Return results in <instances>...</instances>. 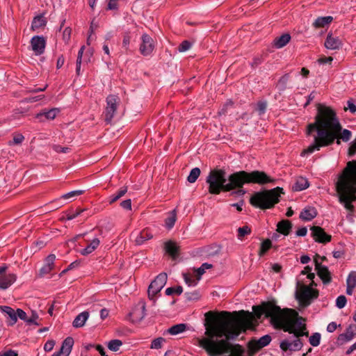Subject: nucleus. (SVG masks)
Segmentation results:
<instances>
[{"instance_id":"473e14b6","label":"nucleus","mask_w":356,"mask_h":356,"mask_svg":"<svg viewBox=\"0 0 356 356\" xmlns=\"http://www.w3.org/2000/svg\"><path fill=\"white\" fill-rule=\"evenodd\" d=\"M128 187L126 186H124L121 187L116 193L113 194V195L109 197V204H112L116 201H118L119 199H120L122 197H123L127 192Z\"/></svg>"},{"instance_id":"f257e3e1","label":"nucleus","mask_w":356,"mask_h":356,"mask_svg":"<svg viewBox=\"0 0 356 356\" xmlns=\"http://www.w3.org/2000/svg\"><path fill=\"white\" fill-rule=\"evenodd\" d=\"M252 311L257 319H260L264 314L265 318H270V323L275 328L294 334L296 339L293 341L283 340L280 343V347L283 351L296 352L301 350L303 343L300 337H308L309 332L307 330L305 318L300 316L296 310L282 309L273 302L267 301L259 305L253 306Z\"/></svg>"},{"instance_id":"c03bdc74","label":"nucleus","mask_w":356,"mask_h":356,"mask_svg":"<svg viewBox=\"0 0 356 356\" xmlns=\"http://www.w3.org/2000/svg\"><path fill=\"white\" fill-rule=\"evenodd\" d=\"M251 233V229L250 227L245 225L238 229V238L239 239L242 238L245 235L250 234Z\"/></svg>"},{"instance_id":"f8f14e48","label":"nucleus","mask_w":356,"mask_h":356,"mask_svg":"<svg viewBox=\"0 0 356 356\" xmlns=\"http://www.w3.org/2000/svg\"><path fill=\"white\" fill-rule=\"evenodd\" d=\"M129 316L134 323L140 322L145 316V302L140 301L129 314Z\"/></svg>"},{"instance_id":"a878e982","label":"nucleus","mask_w":356,"mask_h":356,"mask_svg":"<svg viewBox=\"0 0 356 356\" xmlns=\"http://www.w3.org/2000/svg\"><path fill=\"white\" fill-rule=\"evenodd\" d=\"M153 235L152 233L147 229H143L140 232V234L136 237L135 243L136 245H141L145 241L152 238Z\"/></svg>"},{"instance_id":"c9c22d12","label":"nucleus","mask_w":356,"mask_h":356,"mask_svg":"<svg viewBox=\"0 0 356 356\" xmlns=\"http://www.w3.org/2000/svg\"><path fill=\"white\" fill-rule=\"evenodd\" d=\"M271 247H272V242H271V241L269 238H267V239L264 240L261 243V247H260V249H259V255L260 257H262L263 255H264L267 252V251L268 250L270 249Z\"/></svg>"},{"instance_id":"e433bc0d","label":"nucleus","mask_w":356,"mask_h":356,"mask_svg":"<svg viewBox=\"0 0 356 356\" xmlns=\"http://www.w3.org/2000/svg\"><path fill=\"white\" fill-rule=\"evenodd\" d=\"M201 171L199 168H193L189 175L187 177V180L190 183H194L196 181L199 176L200 175Z\"/></svg>"},{"instance_id":"aec40b11","label":"nucleus","mask_w":356,"mask_h":356,"mask_svg":"<svg viewBox=\"0 0 356 356\" xmlns=\"http://www.w3.org/2000/svg\"><path fill=\"white\" fill-rule=\"evenodd\" d=\"M73 345V338L68 337L63 341L60 350L56 353L59 354L60 356H68L72 351Z\"/></svg>"},{"instance_id":"69168bd1","label":"nucleus","mask_w":356,"mask_h":356,"mask_svg":"<svg viewBox=\"0 0 356 356\" xmlns=\"http://www.w3.org/2000/svg\"><path fill=\"white\" fill-rule=\"evenodd\" d=\"M332 60H333V58L332 56H328V57L324 56V57L320 58L318 60V62L320 64H325V63H331Z\"/></svg>"},{"instance_id":"a18cd8bd","label":"nucleus","mask_w":356,"mask_h":356,"mask_svg":"<svg viewBox=\"0 0 356 356\" xmlns=\"http://www.w3.org/2000/svg\"><path fill=\"white\" fill-rule=\"evenodd\" d=\"M346 284L351 286H356V271H351L347 278Z\"/></svg>"},{"instance_id":"393cba45","label":"nucleus","mask_w":356,"mask_h":356,"mask_svg":"<svg viewBox=\"0 0 356 356\" xmlns=\"http://www.w3.org/2000/svg\"><path fill=\"white\" fill-rule=\"evenodd\" d=\"M291 35L289 33H284L280 37H277L273 42V45L277 49H280L286 46L291 40Z\"/></svg>"},{"instance_id":"cd10ccee","label":"nucleus","mask_w":356,"mask_h":356,"mask_svg":"<svg viewBox=\"0 0 356 356\" xmlns=\"http://www.w3.org/2000/svg\"><path fill=\"white\" fill-rule=\"evenodd\" d=\"M58 112L59 111L58 109L52 108L48 111L38 113L35 115V118L41 122L43 121V118H44L47 120H54L58 113Z\"/></svg>"},{"instance_id":"bf43d9fd","label":"nucleus","mask_w":356,"mask_h":356,"mask_svg":"<svg viewBox=\"0 0 356 356\" xmlns=\"http://www.w3.org/2000/svg\"><path fill=\"white\" fill-rule=\"evenodd\" d=\"M54 345L55 341L54 340H49L45 343L44 350L47 352H49L54 348Z\"/></svg>"},{"instance_id":"5701e85b","label":"nucleus","mask_w":356,"mask_h":356,"mask_svg":"<svg viewBox=\"0 0 356 356\" xmlns=\"http://www.w3.org/2000/svg\"><path fill=\"white\" fill-rule=\"evenodd\" d=\"M317 216L316 209L314 207H309L305 208L300 214V218L305 221H309Z\"/></svg>"},{"instance_id":"a211bd4d","label":"nucleus","mask_w":356,"mask_h":356,"mask_svg":"<svg viewBox=\"0 0 356 356\" xmlns=\"http://www.w3.org/2000/svg\"><path fill=\"white\" fill-rule=\"evenodd\" d=\"M0 311L5 314L8 325L13 326L17 323V309L9 306H0Z\"/></svg>"},{"instance_id":"de8ad7c7","label":"nucleus","mask_w":356,"mask_h":356,"mask_svg":"<svg viewBox=\"0 0 356 356\" xmlns=\"http://www.w3.org/2000/svg\"><path fill=\"white\" fill-rule=\"evenodd\" d=\"M85 209L77 208L76 211H71L67 214V220H70L79 216Z\"/></svg>"},{"instance_id":"49530a36","label":"nucleus","mask_w":356,"mask_h":356,"mask_svg":"<svg viewBox=\"0 0 356 356\" xmlns=\"http://www.w3.org/2000/svg\"><path fill=\"white\" fill-rule=\"evenodd\" d=\"M164 341L165 339H163V337L156 338L152 341L150 348L154 349L161 348L162 346V343Z\"/></svg>"},{"instance_id":"f704fd0d","label":"nucleus","mask_w":356,"mask_h":356,"mask_svg":"<svg viewBox=\"0 0 356 356\" xmlns=\"http://www.w3.org/2000/svg\"><path fill=\"white\" fill-rule=\"evenodd\" d=\"M186 329V325L184 323H179L175 325L168 330V332L172 335H176L184 332Z\"/></svg>"},{"instance_id":"37998d69","label":"nucleus","mask_w":356,"mask_h":356,"mask_svg":"<svg viewBox=\"0 0 356 356\" xmlns=\"http://www.w3.org/2000/svg\"><path fill=\"white\" fill-rule=\"evenodd\" d=\"M183 292V289L181 286L177 287H169L165 290V294L167 296H172L173 294L180 295Z\"/></svg>"},{"instance_id":"20e7f679","label":"nucleus","mask_w":356,"mask_h":356,"mask_svg":"<svg viewBox=\"0 0 356 356\" xmlns=\"http://www.w3.org/2000/svg\"><path fill=\"white\" fill-rule=\"evenodd\" d=\"M227 180L229 182L227 184L225 189L227 192L237 189L234 192L238 195H243L246 191L243 189L245 184H257L259 185H264L268 183H275V179L270 177L265 172L259 170H254L252 172H247L241 170L231 174Z\"/></svg>"},{"instance_id":"f03ea898","label":"nucleus","mask_w":356,"mask_h":356,"mask_svg":"<svg viewBox=\"0 0 356 356\" xmlns=\"http://www.w3.org/2000/svg\"><path fill=\"white\" fill-rule=\"evenodd\" d=\"M314 131L317 132V136H314V143L302 152L301 156L312 154L322 147L330 146L336 139L338 145L341 143L340 140L347 142L352 136L350 131L342 129L335 111L321 104L317 106L315 122L307 126V134Z\"/></svg>"},{"instance_id":"8fccbe9b","label":"nucleus","mask_w":356,"mask_h":356,"mask_svg":"<svg viewBox=\"0 0 356 356\" xmlns=\"http://www.w3.org/2000/svg\"><path fill=\"white\" fill-rule=\"evenodd\" d=\"M347 300L345 296H339L336 300V305L338 308L342 309L345 307Z\"/></svg>"},{"instance_id":"4c0bfd02","label":"nucleus","mask_w":356,"mask_h":356,"mask_svg":"<svg viewBox=\"0 0 356 356\" xmlns=\"http://www.w3.org/2000/svg\"><path fill=\"white\" fill-rule=\"evenodd\" d=\"M39 319L40 318L38 313L35 311L32 310L31 315L28 317L27 325H35L38 326L40 325V323L38 322Z\"/></svg>"},{"instance_id":"f3484780","label":"nucleus","mask_w":356,"mask_h":356,"mask_svg":"<svg viewBox=\"0 0 356 356\" xmlns=\"http://www.w3.org/2000/svg\"><path fill=\"white\" fill-rule=\"evenodd\" d=\"M31 45L35 55H41L44 51L46 40L43 36H33L31 40Z\"/></svg>"},{"instance_id":"09e8293b","label":"nucleus","mask_w":356,"mask_h":356,"mask_svg":"<svg viewBox=\"0 0 356 356\" xmlns=\"http://www.w3.org/2000/svg\"><path fill=\"white\" fill-rule=\"evenodd\" d=\"M83 193H84V191H82V190H77V191H71L70 193H67L64 194L63 195H62V198L63 199H65V200L66 199H70V198L74 197L75 196L81 195Z\"/></svg>"},{"instance_id":"4468645a","label":"nucleus","mask_w":356,"mask_h":356,"mask_svg":"<svg viewBox=\"0 0 356 356\" xmlns=\"http://www.w3.org/2000/svg\"><path fill=\"white\" fill-rule=\"evenodd\" d=\"M6 266L0 267V289H6L16 280V275L13 273L6 274Z\"/></svg>"},{"instance_id":"603ef678","label":"nucleus","mask_w":356,"mask_h":356,"mask_svg":"<svg viewBox=\"0 0 356 356\" xmlns=\"http://www.w3.org/2000/svg\"><path fill=\"white\" fill-rule=\"evenodd\" d=\"M17 318H19L20 320L24 321L27 324L28 316L26 313L22 309H17Z\"/></svg>"},{"instance_id":"4d7b16f0","label":"nucleus","mask_w":356,"mask_h":356,"mask_svg":"<svg viewBox=\"0 0 356 356\" xmlns=\"http://www.w3.org/2000/svg\"><path fill=\"white\" fill-rule=\"evenodd\" d=\"M233 106V102L232 101H227L222 106V108L219 111V115H225L227 113V110L228 107H231Z\"/></svg>"},{"instance_id":"c85d7f7f","label":"nucleus","mask_w":356,"mask_h":356,"mask_svg":"<svg viewBox=\"0 0 356 356\" xmlns=\"http://www.w3.org/2000/svg\"><path fill=\"white\" fill-rule=\"evenodd\" d=\"M89 317V313L88 312H83L79 314L74 320L72 325L74 327H83Z\"/></svg>"},{"instance_id":"39448f33","label":"nucleus","mask_w":356,"mask_h":356,"mask_svg":"<svg viewBox=\"0 0 356 356\" xmlns=\"http://www.w3.org/2000/svg\"><path fill=\"white\" fill-rule=\"evenodd\" d=\"M283 188L276 187L270 190H264L254 193L250 199L252 206L262 210L273 208L280 202Z\"/></svg>"},{"instance_id":"052dcab7","label":"nucleus","mask_w":356,"mask_h":356,"mask_svg":"<svg viewBox=\"0 0 356 356\" xmlns=\"http://www.w3.org/2000/svg\"><path fill=\"white\" fill-rule=\"evenodd\" d=\"M107 1H108V5H107L108 10L118 9V0H107Z\"/></svg>"},{"instance_id":"4be33fe9","label":"nucleus","mask_w":356,"mask_h":356,"mask_svg":"<svg viewBox=\"0 0 356 356\" xmlns=\"http://www.w3.org/2000/svg\"><path fill=\"white\" fill-rule=\"evenodd\" d=\"M291 229L292 223L289 220H282L277 225V231L284 236L289 235Z\"/></svg>"},{"instance_id":"864d4df0","label":"nucleus","mask_w":356,"mask_h":356,"mask_svg":"<svg viewBox=\"0 0 356 356\" xmlns=\"http://www.w3.org/2000/svg\"><path fill=\"white\" fill-rule=\"evenodd\" d=\"M266 107V102L261 101L257 103L256 110L258 111L259 115H262L265 113Z\"/></svg>"},{"instance_id":"6ab92c4d","label":"nucleus","mask_w":356,"mask_h":356,"mask_svg":"<svg viewBox=\"0 0 356 356\" xmlns=\"http://www.w3.org/2000/svg\"><path fill=\"white\" fill-rule=\"evenodd\" d=\"M56 260V255L51 254L47 257L44 261V265L40 270V276L43 277L49 274L54 268V261Z\"/></svg>"},{"instance_id":"b1692460","label":"nucleus","mask_w":356,"mask_h":356,"mask_svg":"<svg viewBox=\"0 0 356 356\" xmlns=\"http://www.w3.org/2000/svg\"><path fill=\"white\" fill-rule=\"evenodd\" d=\"M165 250L172 258L176 259L179 256V247L173 241H169L165 243Z\"/></svg>"},{"instance_id":"13d9d810","label":"nucleus","mask_w":356,"mask_h":356,"mask_svg":"<svg viewBox=\"0 0 356 356\" xmlns=\"http://www.w3.org/2000/svg\"><path fill=\"white\" fill-rule=\"evenodd\" d=\"M356 154V138L352 142L350 146L348 148L349 156H353Z\"/></svg>"},{"instance_id":"2f4dec72","label":"nucleus","mask_w":356,"mask_h":356,"mask_svg":"<svg viewBox=\"0 0 356 356\" xmlns=\"http://www.w3.org/2000/svg\"><path fill=\"white\" fill-rule=\"evenodd\" d=\"M47 24L45 18L42 15L35 17L32 21L31 29L35 31L44 26Z\"/></svg>"},{"instance_id":"0eeeda50","label":"nucleus","mask_w":356,"mask_h":356,"mask_svg":"<svg viewBox=\"0 0 356 356\" xmlns=\"http://www.w3.org/2000/svg\"><path fill=\"white\" fill-rule=\"evenodd\" d=\"M167 282V274L160 273L151 282L148 287L147 295L150 300L154 303L156 302L155 296L160 293L161 289L165 285Z\"/></svg>"},{"instance_id":"ea45409f","label":"nucleus","mask_w":356,"mask_h":356,"mask_svg":"<svg viewBox=\"0 0 356 356\" xmlns=\"http://www.w3.org/2000/svg\"><path fill=\"white\" fill-rule=\"evenodd\" d=\"M122 345V342L119 339H113L108 343V348L109 350L116 352L120 349V347Z\"/></svg>"},{"instance_id":"412c9836","label":"nucleus","mask_w":356,"mask_h":356,"mask_svg":"<svg viewBox=\"0 0 356 356\" xmlns=\"http://www.w3.org/2000/svg\"><path fill=\"white\" fill-rule=\"evenodd\" d=\"M342 45L341 40L338 37H333L332 34L329 33L325 41V47L328 49L336 50L339 49Z\"/></svg>"},{"instance_id":"72a5a7b5","label":"nucleus","mask_w":356,"mask_h":356,"mask_svg":"<svg viewBox=\"0 0 356 356\" xmlns=\"http://www.w3.org/2000/svg\"><path fill=\"white\" fill-rule=\"evenodd\" d=\"M176 220H177V213H176L175 210H173L169 213V216L165 220V227L168 229H172L173 227V226L175 225Z\"/></svg>"},{"instance_id":"7ed1b4c3","label":"nucleus","mask_w":356,"mask_h":356,"mask_svg":"<svg viewBox=\"0 0 356 356\" xmlns=\"http://www.w3.org/2000/svg\"><path fill=\"white\" fill-rule=\"evenodd\" d=\"M336 190L340 203L353 212L352 202L356 200V160L348 162L336 184Z\"/></svg>"},{"instance_id":"6e6d98bb","label":"nucleus","mask_w":356,"mask_h":356,"mask_svg":"<svg viewBox=\"0 0 356 356\" xmlns=\"http://www.w3.org/2000/svg\"><path fill=\"white\" fill-rule=\"evenodd\" d=\"M186 298L189 300H198L200 298V293L197 291L193 292H186L185 293Z\"/></svg>"},{"instance_id":"774afa93","label":"nucleus","mask_w":356,"mask_h":356,"mask_svg":"<svg viewBox=\"0 0 356 356\" xmlns=\"http://www.w3.org/2000/svg\"><path fill=\"white\" fill-rule=\"evenodd\" d=\"M348 108L352 113H355L356 112V105L353 103V100H348L347 102Z\"/></svg>"},{"instance_id":"1a4fd4ad","label":"nucleus","mask_w":356,"mask_h":356,"mask_svg":"<svg viewBox=\"0 0 356 356\" xmlns=\"http://www.w3.org/2000/svg\"><path fill=\"white\" fill-rule=\"evenodd\" d=\"M106 107L104 111V120L107 124L111 122L120 104V99L118 96L109 95L106 99Z\"/></svg>"},{"instance_id":"bb28decb","label":"nucleus","mask_w":356,"mask_h":356,"mask_svg":"<svg viewBox=\"0 0 356 356\" xmlns=\"http://www.w3.org/2000/svg\"><path fill=\"white\" fill-rule=\"evenodd\" d=\"M309 181L307 179L300 177L297 178L294 185L292 187L294 191H303L309 187Z\"/></svg>"},{"instance_id":"338daca9","label":"nucleus","mask_w":356,"mask_h":356,"mask_svg":"<svg viewBox=\"0 0 356 356\" xmlns=\"http://www.w3.org/2000/svg\"><path fill=\"white\" fill-rule=\"evenodd\" d=\"M18 354L16 351L13 350H8L4 352H0V356H17Z\"/></svg>"},{"instance_id":"dca6fc26","label":"nucleus","mask_w":356,"mask_h":356,"mask_svg":"<svg viewBox=\"0 0 356 356\" xmlns=\"http://www.w3.org/2000/svg\"><path fill=\"white\" fill-rule=\"evenodd\" d=\"M142 44L140 47V51L143 56L149 55L154 50L153 39L147 33L142 35Z\"/></svg>"},{"instance_id":"0e129e2a","label":"nucleus","mask_w":356,"mask_h":356,"mask_svg":"<svg viewBox=\"0 0 356 356\" xmlns=\"http://www.w3.org/2000/svg\"><path fill=\"white\" fill-rule=\"evenodd\" d=\"M263 61V58L261 56H257V57H255L253 58V60L251 63V66L253 67V68H255L256 67H257L259 65H260Z\"/></svg>"},{"instance_id":"5fc2aeb1","label":"nucleus","mask_w":356,"mask_h":356,"mask_svg":"<svg viewBox=\"0 0 356 356\" xmlns=\"http://www.w3.org/2000/svg\"><path fill=\"white\" fill-rule=\"evenodd\" d=\"M191 47V43L188 40L183 41L179 46L178 49L180 52L188 50Z\"/></svg>"},{"instance_id":"9b49d317","label":"nucleus","mask_w":356,"mask_h":356,"mask_svg":"<svg viewBox=\"0 0 356 356\" xmlns=\"http://www.w3.org/2000/svg\"><path fill=\"white\" fill-rule=\"evenodd\" d=\"M271 340L272 338L269 334H266L258 340L255 339L250 340L248 343L250 354H254L262 348L268 346L270 343Z\"/></svg>"},{"instance_id":"7c9ffc66","label":"nucleus","mask_w":356,"mask_h":356,"mask_svg":"<svg viewBox=\"0 0 356 356\" xmlns=\"http://www.w3.org/2000/svg\"><path fill=\"white\" fill-rule=\"evenodd\" d=\"M100 241L98 238H94L88 245L81 251L82 255H88L92 253L99 245Z\"/></svg>"},{"instance_id":"423d86ee","label":"nucleus","mask_w":356,"mask_h":356,"mask_svg":"<svg viewBox=\"0 0 356 356\" xmlns=\"http://www.w3.org/2000/svg\"><path fill=\"white\" fill-rule=\"evenodd\" d=\"M227 179L226 172L223 169L215 168L211 170L207 177L206 182L209 184V193L213 195H218L222 191L227 192L225 189Z\"/></svg>"},{"instance_id":"a19ab883","label":"nucleus","mask_w":356,"mask_h":356,"mask_svg":"<svg viewBox=\"0 0 356 356\" xmlns=\"http://www.w3.org/2000/svg\"><path fill=\"white\" fill-rule=\"evenodd\" d=\"M24 140V136L22 134H14L13 140H10L8 144L9 146L20 145Z\"/></svg>"},{"instance_id":"2eb2a0df","label":"nucleus","mask_w":356,"mask_h":356,"mask_svg":"<svg viewBox=\"0 0 356 356\" xmlns=\"http://www.w3.org/2000/svg\"><path fill=\"white\" fill-rule=\"evenodd\" d=\"M355 336L356 325H350L344 333H342L338 336L337 343L338 345L341 346L351 341Z\"/></svg>"},{"instance_id":"e2e57ef3","label":"nucleus","mask_w":356,"mask_h":356,"mask_svg":"<svg viewBox=\"0 0 356 356\" xmlns=\"http://www.w3.org/2000/svg\"><path fill=\"white\" fill-rule=\"evenodd\" d=\"M120 206L124 209L131 210V200L130 199L124 200L120 203Z\"/></svg>"},{"instance_id":"58836bf2","label":"nucleus","mask_w":356,"mask_h":356,"mask_svg":"<svg viewBox=\"0 0 356 356\" xmlns=\"http://www.w3.org/2000/svg\"><path fill=\"white\" fill-rule=\"evenodd\" d=\"M184 279L185 282L189 286H195L197 284V278H195L193 275L191 273H184Z\"/></svg>"},{"instance_id":"680f3d73","label":"nucleus","mask_w":356,"mask_h":356,"mask_svg":"<svg viewBox=\"0 0 356 356\" xmlns=\"http://www.w3.org/2000/svg\"><path fill=\"white\" fill-rule=\"evenodd\" d=\"M71 32H72V30L70 27H66L64 29L63 36V40L65 42L69 41V40L70 39Z\"/></svg>"},{"instance_id":"6e6552de","label":"nucleus","mask_w":356,"mask_h":356,"mask_svg":"<svg viewBox=\"0 0 356 356\" xmlns=\"http://www.w3.org/2000/svg\"><path fill=\"white\" fill-rule=\"evenodd\" d=\"M318 296V291L309 286L302 285L296 293V298L300 303L307 307L311 304L312 299H316Z\"/></svg>"},{"instance_id":"3c124183","label":"nucleus","mask_w":356,"mask_h":356,"mask_svg":"<svg viewBox=\"0 0 356 356\" xmlns=\"http://www.w3.org/2000/svg\"><path fill=\"white\" fill-rule=\"evenodd\" d=\"M53 149L57 153H68L70 151V148L68 147H62L59 145H54L52 147Z\"/></svg>"},{"instance_id":"ddd939ff","label":"nucleus","mask_w":356,"mask_h":356,"mask_svg":"<svg viewBox=\"0 0 356 356\" xmlns=\"http://www.w3.org/2000/svg\"><path fill=\"white\" fill-rule=\"evenodd\" d=\"M311 231L312 236L316 242L325 244L331 241L332 236L327 234L321 227L313 226L311 227Z\"/></svg>"},{"instance_id":"9d476101","label":"nucleus","mask_w":356,"mask_h":356,"mask_svg":"<svg viewBox=\"0 0 356 356\" xmlns=\"http://www.w3.org/2000/svg\"><path fill=\"white\" fill-rule=\"evenodd\" d=\"M318 258H320L318 254H316L314 257L315 270L318 276L321 279L324 284H330L332 282L331 273L328 270V268L325 266H323L318 261Z\"/></svg>"},{"instance_id":"79ce46f5","label":"nucleus","mask_w":356,"mask_h":356,"mask_svg":"<svg viewBox=\"0 0 356 356\" xmlns=\"http://www.w3.org/2000/svg\"><path fill=\"white\" fill-rule=\"evenodd\" d=\"M321 334L318 332L314 333L309 339V343L312 346H318L320 344L321 341Z\"/></svg>"},{"instance_id":"c756f323","label":"nucleus","mask_w":356,"mask_h":356,"mask_svg":"<svg viewBox=\"0 0 356 356\" xmlns=\"http://www.w3.org/2000/svg\"><path fill=\"white\" fill-rule=\"evenodd\" d=\"M332 20L333 17L332 16L319 17L314 21L313 26L316 29L323 28L330 24Z\"/></svg>"}]
</instances>
